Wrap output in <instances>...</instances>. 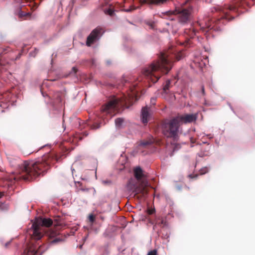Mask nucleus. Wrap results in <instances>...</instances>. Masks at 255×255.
I'll return each instance as SVG.
<instances>
[{"instance_id":"obj_1","label":"nucleus","mask_w":255,"mask_h":255,"mask_svg":"<svg viewBox=\"0 0 255 255\" xmlns=\"http://www.w3.org/2000/svg\"><path fill=\"white\" fill-rule=\"evenodd\" d=\"M184 53L180 50L178 52L171 46L167 50L160 52L158 59L153 61L147 68L143 70V74L148 80L156 83L163 74H167L172 67V63L179 61L184 57Z\"/></svg>"},{"instance_id":"obj_2","label":"nucleus","mask_w":255,"mask_h":255,"mask_svg":"<svg viewBox=\"0 0 255 255\" xmlns=\"http://www.w3.org/2000/svg\"><path fill=\"white\" fill-rule=\"evenodd\" d=\"M61 157L54 152L44 154L37 161H24L19 166V175L14 177V180H30L46 171L51 164L59 161Z\"/></svg>"},{"instance_id":"obj_3","label":"nucleus","mask_w":255,"mask_h":255,"mask_svg":"<svg viewBox=\"0 0 255 255\" xmlns=\"http://www.w3.org/2000/svg\"><path fill=\"white\" fill-rule=\"evenodd\" d=\"M133 175L135 178H130L127 184V188L134 194L137 198H144L148 194L147 187L148 181L144 171L139 166L134 168Z\"/></svg>"},{"instance_id":"obj_4","label":"nucleus","mask_w":255,"mask_h":255,"mask_svg":"<svg viewBox=\"0 0 255 255\" xmlns=\"http://www.w3.org/2000/svg\"><path fill=\"white\" fill-rule=\"evenodd\" d=\"M239 4L236 5H225L224 7L220 6L214 8V11L212 12H218L220 14V17L218 18L214 17L213 19H208V22L206 23L205 27H201V30L203 32H207L210 30L213 29L218 31L221 30V26L224 24V20L228 21L233 19V16H230L229 12H237L238 11V7Z\"/></svg>"},{"instance_id":"obj_5","label":"nucleus","mask_w":255,"mask_h":255,"mask_svg":"<svg viewBox=\"0 0 255 255\" xmlns=\"http://www.w3.org/2000/svg\"><path fill=\"white\" fill-rule=\"evenodd\" d=\"M136 92L133 90L128 96L124 95L121 98H114L110 100L102 109V113L111 114L112 112L118 111L121 107H128L131 105L134 101L136 100Z\"/></svg>"},{"instance_id":"obj_6","label":"nucleus","mask_w":255,"mask_h":255,"mask_svg":"<svg viewBox=\"0 0 255 255\" xmlns=\"http://www.w3.org/2000/svg\"><path fill=\"white\" fill-rule=\"evenodd\" d=\"M180 125L176 117L172 119H166L162 124L163 133L167 137L176 139L179 132V128Z\"/></svg>"},{"instance_id":"obj_7","label":"nucleus","mask_w":255,"mask_h":255,"mask_svg":"<svg viewBox=\"0 0 255 255\" xmlns=\"http://www.w3.org/2000/svg\"><path fill=\"white\" fill-rule=\"evenodd\" d=\"M52 220L48 218L37 220L32 224L31 228L29 229V234L33 239L39 240L43 237L41 231V227H49L52 224Z\"/></svg>"},{"instance_id":"obj_8","label":"nucleus","mask_w":255,"mask_h":255,"mask_svg":"<svg viewBox=\"0 0 255 255\" xmlns=\"http://www.w3.org/2000/svg\"><path fill=\"white\" fill-rule=\"evenodd\" d=\"M167 13L174 14L177 15L178 20L179 23L181 24H186L188 23L191 19V10L186 8L176 9L173 11H167Z\"/></svg>"},{"instance_id":"obj_9","label":"nucleus","mask_w":255,"mask_h":255,"mask_svg":"<svg viewBox=\"0 0 255 255\" xmlns=\"http://www.w3.org/2000/svg\"><path fill=\"white\" fill-rule=\"evenodd\" d=\"M103 33V29L100 27H97L93 29L87 38V46H90L92 44L99 40Z\"/></svg>"},{"instance_id":"obj_10","label":"nucleus","mask_w":255,"mask_h":255,"mask_svg":"<svg viewBox=\"0 0 255 255\" xmlns=\"http://www.w3.org/2000/svg\"><path fill=\"white\" fill-rule=\"evenodd\" d=\"M185 34L186 35V39L183 42H180L181 45H183L185 47H189L191 44V38L194 37L196 34V31L194 28L191 27L188 29H186L184 31Z\"/></svg>"},{"instance_id":"obj_11","label":"nucleus","mask_w":255,"mask_h":255,"mask_svg":"<svg viewBox=\"0 0 255 255\" xmlns=\"http://www.w3.org/2000/svg\"><path fill=\"white\" fill-rule=\"evenodd\" d=\"M180 125L182 123H190L196 121L197 116L196 114H185L176 117Z\"/></svg>"},{"instance_id":"obj_12","label":"nucleus","mask_w":255,"mask_h":255,"mask_svg":"<svg viewBox=\"0 0 255 255\" xmlns=\"http://www.w3.org/2000/svg\"><path fill=\"white\" fill-rule=\"evenodd\" d=\"M149 223L152 225H154L153 227V229L154 230H157V226L163 228L167 226V223L166 221V220L163 217L156 218L154 221H152L151 220H149Z\"/></svg>"},{"instance_id":"obj_13","label":"nucleus","mask_w":255,"mask_h":255,"mask_svg":"<svg viewBox=\"0 0 255 255\" xmlns=\"http://www.w3.org/2000/svg\"><path fill=\"white\" fill-rule=\"evenodd\" d=\"M58 235L56 232L50 231L47 234L48 242L50 244H54L61 242L62 240L60 237H58Z\"/></svg>"},{"instance_id":"obj_14","label":"nucleus","mask_w":255,"mask_h":255,"mask_svg":"<svg viewBox=\"0 0 255 255\" xmlns=\"http://www.w3.org/2000/svg\"><path fill=\"white\" fill-rule=\"evenodd\" d=\"M150 117V114L148 111V108L147 106L143 108L141 111V120L144 124H146Z\"/></svg>"},{"instance_id":"obj_15","label":"nucleus","mask_w":255,"mask_h":255,"mask_svg":"<svg viewBox=\"0 0 255 255\" xmlns=\"http://www.w3.org/2000/svg\"><path fill=\"white\" fill-rule=\"evenodd\" d=\"M154 142V139L153 138H150L148 140H143L141 141L139 144V146H142L143 147H146L148 145L151 144Z\"/></svg>"},{"instance_id":"obj_16","label":"nucleus","mask_w":255,"mask_h":255,"mask_svg":"<svg viewBox=\"0 0 255 255\" xmlns=\"http://www.w3.org/2000/svg\"><path fill=\"white\" fill-rule=\"evenodd\" d=\"M27 255H39V251L36 248L30 247L27 251Z\"/></svg>"},{"instance_id":"obj_17","label":"nucleus","mask_w":255,"mask_h":255,"mask_svg":"<svg viewBox=\"0 0 255 255\" xmlns=\"http://www.w3.org/2000/svg\"><path fill=\"white\" fill-rule=\"evenodd\" d=\"M171 81L169 80H168L166 81L165 85L163 87V91L167 93V91L171 88Z\"/></svg>"},{"instance_id":"obj_18","label":"nucleus","mask_w":255,"mask_h":255,"mask_svg":"<svg viewBox=\"0 0 255 255\" xmlns=\"http://www.w3.org/2000/svg\"><path fill=\"white\" fill-rule=\"evenodd\" d=\"M55 99V102L60 103L62 101L61 99V94L60 93H57L54 96Z\"/></svg>"},{"instance_id":"obj_19","label":"nucleus","mask_w":255,"mask_h":255,"mask_svg":"<svg viewBox=\"0 0 255 255\" xmlns=\"http://www.w3.org/2000/svg\"><path fill=\"white\" fill-rule=\"evenodd\" d=\"M123 122H124V120L122 118L116 119L115 120V124H116V126L119 127V126H121V125L122 124Z\"/></svg>"},{"instance_id":"obj_20","label":"nucleus","mask_w":255,"mask_h":255,"mask_svg":"<svg viewBox=\"0 0 255 255\" xmlns=\"http://www.w3.org/2000/svg\"><path fill=\"white\" fill-rule=\"evenodd\" d=\"M104 12L106 14H108L110 16H113L114 14V11L111 8L105 9Z\"/></svg>"},{"instance_id":"obj_21","label":"nucleus","mask_w":255,"mask_h":255,"mask_svg":"<svg viewBox=\"0 0 255 255\" xmlns=\"http://www.w3.org/2000/svg\"><path fill=\"white\" fill-rule=\"evenodd\" d=\"M95 216L93 214H90L88 217L89 220L92 224H93L95 222Z\"/></svg>"},{"instance_id":"obj_22","label":"nucleus","mask_w":255,"mask_h":255,"mask_svg":"<svg viewBox=\"0 0 255 255\" xmlns=\"http://www.w3.org/2000/svg\"><path fill=\"white\" fill-rule=\"evenodd\" d=\"M138 7H139V6H135L134 5H132L130 6V8H128V9H125V10L127 12H129V11H131L132 10H134L136 8H137Z\"/></svg>"},{"instance_id":"obj_23","label":"nucleus","mask_w":255,"mask_h":255,"mask_svg":"<svg viewBox=\"0 0 255 255\" xmlns=\"http://www.w3.org/2000/svg\"><path fill=\"white\" fill-rule=\"evenodd\" d=\"M208 172V169L207 167H205L204 168H202L201 169L200 172V174L203 175L204 174Z\"/></svg>"},{"instance_id":"obj_24","label":"nucleus","mask_w":255,"mask_h":255,"mask_svg":"<svg viewBox=\"0 0 255 255\" xmlns=\"http://www.w3.org/2000/svg\"><path fill=\"white\" fill-rule=\"evenodd\" d=\"M9 162H10V163L11 164V165L12 166H17V165L19 167V166H20L21 164H19V163H18V161H16V162H14L13 161L11 160V158H9Z\"/></svg>"},{"instance_id":"obj_25","label":"nucleus","mask_w":255,"mask_h":255,"mask_svg":"<svg viewBox=\"0 0 255 255\" xmlns=\"http://www.w3.org/2000/svg\"><path fill=\"white\" fill-rule=\"evenodd\" d=\"M147 255H157V251L155 250H152L148 252Z\"/></svg>"},{"instance_id":"obj_26","label":"nucleus","mask_w":255,"mask_h":255,"mask_svg":"<svg viewBox=\"0 0 255 255\" xmlns=\"http://www.w3.org/2000/svg\"><path fill=\"white\" fill-rule=\"evenodd\" d=\"M100 127V125L96 124L92 125L91 126V128L93 129H96L99 128Z\"/></svg>"},{"instance_id":"obj_27","label":"nucleus","mask_w":255,"mask_h":255,"mask_svg":"<svg viewBox=\"0 0 255 255\" xmlns=\"http://www.w3.org/2000/svg\"><path fill=\"white\" fill-rule=\"evenodd\" d=\"M155 212V209H148L147 210V213L149 214V215H151L152 214H153Z\"/></svg>"},{"instance_id":"obj_28","label":"nucleus","mask_w":255,"mask_h":255,"mask_svg":"<svg viewBox=\"0 0 255 255\" xmlns=\"http://www.w3.org/2000/svg\"><path fill=\"white\" fill-rule=\"evenodd\" d=\"M155 101H156V99L154 98H152L151 99V100H150L151 103L152 105H155Z\"/></svg>"},{"instance_id":"obj_29","label":"nucleus","mask_w":255,"mask_h":255,"mask_svg":"<svg viewBox=\"0 0 255 255\" xmlns=\"http://www.w3.org/2000/svg\"><path fill=\"white\" fill-rule=\"evenodd\" d=\"M198 176V175L197 174H196L195 175H192V174H190L189 175V177L190 178H197Z\"/></svg>"},{"instance_id":"obj_30","label":"nucleus","mask_w":255,"mask_h":255,"mask_svg":"<svg viewBox=\"0 0 255 255\" xmlns=\"http://www.w3.org/2000/svg\"><path fill=\"white\" fill-rule=\"evenodd\" d=\"M72 70L75 74L77 72V69L75 67H73Z\"/></svg>"},{"instance_id":"obj_31","label":"nucleus","mask_w":255,"mask_h":255,"mask_svg":"<svg viewBox=\"0 0 255 255\" xmlns=\"http://www.w3.org/2000/svg\"><path fill=\"white\" fill-rule=\"evenodd\" d=\"M201 90H202V94L203 95H205V89H204V87L203 86H202Z\"/></svg>"},{"instance_id":"obj_32","label":"nucleus","mask_w":255,"mask_h":255,"mask_svg":"<svg viewBox=\"0 0 255 255\" xmlns=\"http://www.w3.org/2000/svg\"><path fill=\"white\" fill-rule=\"evenodd\" d=\"M2 67V64L1 62V61H0V71L1 70Z\"/></svg>"},{"instance_id":"obj_33","label":"nucleus","mask_w":255,"mask_h":255,"mask_svg":"<svg viewBox=\"0 0 255 255\" xmlns=\"http://www.w3.org/2000/svg\"><path fill=\"white\" fill-rule=\"evenodd\" d=\"M9 243H7L6 244H5V247H7L8 246V245L9 244Z\"/></svg>"},{"instance_id":"obj_34","label":"nucleus","mask_w":255,"mask_h":255,"mask_svg":"<svg viewBox=\"0 0 255 255\" xmlns=\"http://www.w3.org/2000/svg\"><path fill=\"white\" fill-rule=\"evenodd\" d=\"M15 161H19V159L18 158H17L15 160Z\"/></svg>"},{"instance_id":"obj_35","label":"nucleus","mask_w":255,"mask_h":255,"mask_svg":"<svg viewBox=\"0 0 255 255\" xmlns=\"http://www.w3.org/2000/svg\"><path fill=\"white\" fill-rule=\"evenodd\" d=\"M87 135H88V133H86V132H85V136H87Z\"/></svg>"},{"instance_id":"obj_36","label":"nucleus","mask_w":255,"mask_h":255,"mask_svg":"<svg viewBox=\"0 0 255 255\" xmlns=\"http://www.w3.org/2000/svg\"><path fill=\"white\" fill-rule=\"evenodd\" d=\"M63 127L64 128V129L65 128V127H64V125L63 124Z\"/></svg>"}]
</instances>
